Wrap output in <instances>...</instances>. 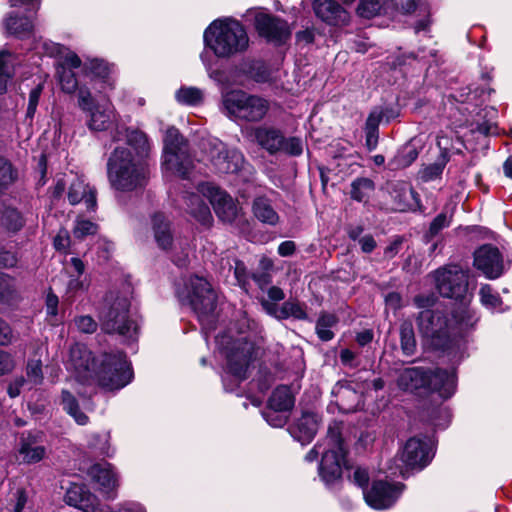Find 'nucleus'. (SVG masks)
<instances>
[{
  "label": "nucleus",
  "instance_id": "1",
  "mask_svg": "<svg viewBox=\"0 0 512 512\" xmlns=\"http://www.w3.org/2000/svg\"><path fill=\"white\" fill-rule=\"evenodd\" d=\"M66 368L79 381L94 379L107 391L120 390L133 378L131 363L123 352L104 353L96 359L87 346L79 343L71 346Z\"/></svg>",
  "mask_w": 512,
  "mask_h": 512
},
{
  "label": "nucleus",
  "instance_id": "2",
  "mask_svg": "<svg viewBox=\"0 0 512 512\" xmlns=\"http://www.w3.org/2000/svg\"><path fill=\"white\" fill-rule=\"evenodd\" d=\"M202 196L209 200L222 221L232 222L237 217L238 206L235 200L213 183L202 182L195 187V191L185 190L182 194L186 212L201 225L210 226L213 220L210 208Z\"/></svg>",
  "mask_w": 512,
  "mask_h": 512
},
{
  "label": "nucleus",
  "instance_id": "3",
  "mask_svg": "<svg viewBox=\"0 0 512 512\" xmlns=\"http://www.w3.org/2000/svg\"><path fill=\"white\" fill-rule=\"evenodd\" d=\"M98 317L105 333L118 334L125 341L138 339V317L131 311V289L128 285L122 291H111L105 296Z\"/></svg>",
  "mask_w": 512,
  "mask_h": 512
},
{
  "label": "nucleus",
  "instance_id": "4",
  "mask_svg": "<svg viewBox=\"0 0 512 512\" xmlns=\"http://www.w3.org/2000/svg\"><path fill=\"white\" fill-rule=\"evenodd\" d=\"M107 177L113 190L134 192L145 188L149 170L145 161L134 156L129 147L118 146L108 158Z\"/></svg>",
  "mask_w": 512,
  "mask_h": 512
},
{
  "label": "nucleus",
  "instance_id": "5",
  "mask_svg": "<svg viewBox=\"0 0 512 512\" xmlns=\"http://www.w3.org/2000/svg\"><path fill=\"white\" fill-rule=\"evenodd\" d=\"M204 43L217 57L229 58L244 52L249 38L243 25L231 18L214 20L204 31Z\"/></svg>",
  "mask_w": 512,
  "mask_h": 512
},
{
  "label": "nucleus",
  "instance_id": "6",
  "mask_svg": "<svg viewBox=\"0 0 512 512\" xmlns=\"http://www.w3.org/2000/svg\"><path fill=\"white\" fill-rule=\"evenodd\" d=\"M322 454L319 464V476L326 486H331L341 479L342 467L345 465L346 449L338 425L328 428L323 442L317 443L305 456L306 461L313 462Z\"/></svg>",
  "mask_w": 512,
  "mask_h": 512
},
{
  "label": "nucleus",
  "instance_id": "7",
  "mask_svg": "<svg viewBox=\"0 0 512 512\" xmlns=\"http://www.w3.org/2000/svg\"><path fill=\"white\" fill-rule=\"evenodd\" d=\"M397 385L400 389L410 392L427 388L437 392L441 398L448 399L456 391L457 379L454 369L431 371L421 367H411L399 374Z\"/></svg>",
  "mask_w": 512,
  "mask_h": 512
},
{
  "label": "nucleus",
  "instance_id": "8",
  "mask_svg": "<svg viewBox=\"0 0 512 512\" xmlns=\"http://www.w3.org/2000/svg\"><path fill=\"white\" fill-rule=\"evenodd\" d=\"M178 295L197 314L207 340L208 330L214 329L217 299L211 284L203 277L190 276L185 280L183 288L178 290Z\"/></svg>",
  "mask_w": 512,
  "mask_h": 512
},
{
  "label": "nucleus",
  "instance_id": "9",
  "mask_svg": "<svg viewBox=\"0 0 512 512\" xmlns=\"http://www.w3.org/2000/svg\"><path fill=\"white\" fill-rule=\"evenodd\" d=\"M199 148L216 173L240 174L244 181H249L254 173L253 167L245 161L241 151L229 148L216 137H203Z\"/></svg>",
  "mask_w": 512,
  "mask_h": 512
},
{
  "label": "nucleus",
  "instance_id": "10",
  "mask_svg": "<svg viewBox=\"0 0 512 512\" xmlns=\"http://www.w3.org/2000/svg\"><path fill=\"white\" fill-rule=\"evenodd\" d=\"M216 345L226 358L227 376L223 378L224 387L232 391L233 388L228 386V377L233 378L235 385L246 379L254 350L253 344L242 337L233 339L232 336L224 333L216 336Z\"/></svg>",
  "mask_w": 512,
  "mask_h": 512
},
{
  "label": "nucleus",
  "instance_id": "11",
  "mask_svg": "<svg viewBox=\"0 0 512 512\" xmlns=\"http://www.w3.org/2000/svg\"><path fill=\"white\" fill-rule=\"evenodd\" d=\"M222 112L231 120L260 122L270 109L269 101L241 89L222 92Z\"/></svg>",
  "mask_w": 512,
  "mask_h": 512
},
{
  "label": "nucleus",
  "instance_id": "12",
  "mask_svg": "<svg viewBox=\"0 0 512 512\" xmlns=\"http://www.w3.org/2000/svg\"><path fill=\"white\" fill-rule=\"evenodd\" d=\"M418 330L426 344L435 350H447L453 341L456 320L440 309H425L417 318Z\"/></svg>",
  "mask_w": 512,
  "mask_h": 512
},
{
  "label": "nucleus",
  "instance_id": "13",
  "mask_svg": "<svg viewBox=\"0 0 512 512\" xmlns=\"http://www.w3.org/2000/svg\"><path fill=\"white\" fill-rule=\"evenodd\" d=\"M162 167L165 171L183 179L188 178L193 167L187 144L178 129L174 127L167 129L164 137Z\"/></svg>",
  "mask_w": 512,
  "mask_h": 512
},
{
  "label": "nucleus",
  "instance_id": "14",
  "mask_svg": "<svg viewBox=\"0 0 512 512\" xmlns=\"http://www.w3.org/2000/svg\"><path fill=\"white\" fill-rule=\"evenodd\" d=\"M152 230L157 246L169 251L172 261L177 266H186L190 251L189 243L185 239L173 238L170 222L164 214L156 213L152 216Z\"/></svg>",
  "mask_w": 512,
  "mask_h": 512
},
{
  "label": "nucleus",
  "instance_id": "15",
  "mask_svg": "<svg viewBox=\"0 0 512 512\" xmlns=\"http://www.w3.org/2000/svg\"><path fill=\"white\" fill-rule=\"evenodd\" d=\"M11 7L24 8L25 14L18 11L10 12L3 19V26L7 34L19 39L33 36L34 18L40 8L41 0H9Z\"/></svg>",
  "mask_w": 512,
  "mask_h": 512
},
{
  "label": "nucleus",
  "instance_id": "16",
  "mask_svg": "<svg viewBox=\"0 0 512 512\" xmlns=\"http://www.w3.org/2000/svg\"><path fill=\"white\" fill-rule=\"evenodd\" d=\"M439 294L446 298L463 299L468 291V272L459 265H446L433 272Z\"/></svg>",
  "mask_w": 512,
  "mask_h": 512
},
{
  "label": "nucleus",
  "instance_id": "17",
  "mask_svg": "<svg viewBox=\"0 0 512 512\" xmlns=\"http://www.w3.org/2000/svg\"><path fill=\"white\" fill-rule=\"evenodd\" d=\"M403 489V484L378 480L372 483L370 489L364 490L363 496L371 508L384 510L395 504Z\"/></svg>",
  "mask_w": 512,
  "mask_h": 512
},
{
  "label": "nucleus",
  "instance_id": "18",
  "mask_svg": "<svg viewBox=\"0 0 512 512\" xmlns=\"http://www.w3.org/2000/svg\"><path fill=\"white\" fill-rule=\"evenodd\" d=\"M434 456L432 441L429 437L410 438L402 451L401 460L407 468L426 467Z\"/></svg>",
  "mask_w": 512,
  "mask_h": 512
},
{
  "label": "nucleus",
  "instance_id": "19",
  "mask_svg": "<svg viewBox=\"0 0 512 512\" xmlns=\"http://www.w3.org/2000/svg\"><path fill=\"white\" fill-rule=\"evenodd\" d=\"M18 459L25 464H35L46 457L44 435L40 431L23 432L19 437Z\"/></svg>",
  "mask_w": 512,
  "mask_h": 512
},
{
  "label": "nucleus",
  "instance_id": "20",
  "mask_svg": "<svg viewBox=\"0 0 512 512\" xmlns=\"http://www.w3.org/2000/svg\"><path fill=\"white\" fill-rule=\"evenodd\" d=\"M255 28L261 37L276 44L284 43L291 33L286 21L262 12L255 16Z\"/></svg>",
  "mask_w": 512,
  "mask_h": 512
},
{
  "label": "nucleus",
  "instance_id": "21",
  "mask_svg": "<svg viewBox=\"0 0 512 512\" xmlns=\"http://www.w3.org/2000/svg\"><path fill=\"white\" fill-rule=\"evenodd\" d=\"M474 266L488 279H497L503 273V258L497 247L483 245L474 253Z\"/></svg>",
  "mask_w": 512,
  "mask_h": 512
},
{
  "label": "nucleus",
  "instance_id": "22",
  "mask_svg": "<svg viewBox=\"0 0 512 512\" xmlns=\"http://www.w3.org/2000/svg\"><path fill=\"white\" fill-rule=\"evenodd\" d=\"M89 475L98 484L99 491L106 499L113 500L116 498L119 479L112 464L108 462L96 463L90 467Z\"/></svg>",
  "mask_w": 512,
  "mask_h": 512
},
{
  "label": "nucleus",
  "instance_id": "23",
  "mask_svg": "<svg viewBox=\"0 0 512 512\" xmlns=\"http://www.w3.org/2000/svg\"><path fill=\"white\" fill-rule=\"evenodd\" d=\"M315 16L330 26H344L349 23V13L335 0H314Z\"/></svg>",
  "mask_w": 512,
  "mask_h": 512
},
{
  "label": "nucleus",
  "instance_id": "24",
  "mask_svg": "<svg viewBox=\"0 0 512 512\" xmlns=\"http://www.w3.org/2000/svg\"><path fill=\"white\" fill-rule=\"evenodd\" d=\"M65 502L84 512H99L102 508L98 498L83 484H72L66 491Z\"/></svg>",
  "mask_w": 512,
  "mask_h": 512
},
{
  "label": "nucleus",
  "instance_id": "25",
  "mask_svg": "<svg viewBox=\"0 0 512 512\" xmlns=\"http://www.w3.org/2000/svg\"><path fill=\"white\" fill-rule=\"evenodd\" d=\"M85 113L87 115L86 125L92 132H100L109 129L116 118L114 107L108 102L98 104Z\"/></svg>",
  "mask_w": 512,
  "mask_h": 512
},
{
  "label": "nucleus",
  "instance_id": "26",
  "mask_svg": "<svg viewBox=\"0 0 512 512\" xmlns=\"http://www.w3.org/2000/svg\"><path fill=\"white\" fill-rule=\"evenodd\" d=\"M319 419L315 413L305 412L290 427L291 436L300 442L306 444L312 441L317 433Z\"/></svg>",
  "mask_w": 512,
  "mask_h": 512
},
{
  "label": "nucleus",
  "instance_id": "27",
  "mask_svg": "<svg viewBox=\"0 0 512 512\" xmlns=\"http://www.w3.org/2000/svg\"><path fill=\"white\" fill-rule=\"evenodd\" d=\"M113 67L101 59H88L83 64L84 73L92 79H98L102 82L100 92H106L114 88L115 79L113 78Z\"/></svg>",
  "mask_w": 512,
  "mask_h": 512
},
{
  "label": "nucleus",
  "instance_id": "28",
  "mask_svg": "<svg viewBox=\"0 0 512 512\" xmlns=\"http://www.w3.org/2000/svg\"><path fill=\"white\" fill-rule=\"evenodd\" d=\"M339 410L349 413L356 410L360 394L347 381H338L331 391Z\"/></svg>",
  "mask_w": 512,
  "mask_h": 512
},
{
  "label": "nucleus",
  "instance_id": "29",
  "mask_svg": "<svg viewBox=\"0 0 512 512\" xmlns=\"http://www.w3.org/2000/svg\"><path fill=\"white\" fill-rule=\"evenodd\" d=\"M68 201L76 205L83 201L87 210H94L96 207V190L90 187L82 178H74L68 189Z\"/></svg>",
  "mask_w": 512,
  "mask_h": 512
},
{
  "label": "nucleus",
  "instance_id": "30",
  "mask_svg": "<svg viewBox=\"0 0 512 512\" xmlns=\"http://www.w3.org/2000/svg\"><path fill=\"white\" fill-rule=\"evenodd\" d=\"M253 135L258 145L269 154L280 152L284 135L279 129L259 126L253 130Z\"/></svg>",
  "mask_w": 512,
  "mask_h": 512
},
{
  "label": "nucleus",
  "instance_id": "31",
  "mask_svg": "<svg viewBox=\"0 0 512 512\" xmlns=\"http://www.w3.org/2000/svg\"><path fill=\"white\" fill-rule=\"evenodd\" d=\"M252 212L255 218L263 224L276 226L280 222V216L266 196H258L253 200Z\"/></svg>",
  "mask_w": 512,
  "mask_h": 512
},
{
  "label": "nucleus",
  "instance_id": "32",
  "mask_svg": "<svg viewBox=\"0 0 512 512\" xmlns=\"http://www.w3.org/2000/svg\"><path fill=\"white\" fill-rule=\"evenodd\" d=\"M34 356L30 358L26 366V376L28 385H40L43 382L42 361L41 356L46 351V346L40 341L32 343Z\"/></svg>",
  "mask_w": 512,
  "mask_h": 512
},
{
  "label": "nucleus",
  "instance_id": "33",
  "mask_svg": "<svg viewBox=\"0 0 512 512\" xmlns=\"http://www.w3.org/2000/svg\"><path fill=\"white\" fill-rule=\"evenodd\" d=\"M43 48L50 56L59 57L61 59L62 63L60 67L76 69L83 66L79 56L63 45L53 42H44Z\"/></svg>",
  "mask_w": 512,
  "mask_h": 512
},
{
  "label": "nucleus",
  "instance_id": "34",
  "mask_svg": "<svg viewBox=\"0 0 512 512\" xmlns=\"http://www.w3.org/2000/svg\"><path fill=\"white\" fill-rule=\"evenodd\" d=\"M383 110L379 107L373 108L365 123V145L368 151H373L378 145L379 125L383 119Z\"/></svg>",
  "mask_w": 512,
  "mask_h": 512
},
{
  "label": "nucleus",
  "instance_id": "35",
  "mask_svg": "<svg viewBox=\"0 0 512 512\" xmlns=\"http://www.w3.org/2000/svg\"><path fill=\"white\" fill-rule=\"evenodd\" d=\"M391 195L395 200L396 207L399 210H404L411 207V200L418 204L417 193L406 183L397 182L391 186Z\"/></svg>",
  "mask_w": 512,
  "mask_h": 512
},
{
  "label": "nucleus",
  "instance_id": "36",
  "mask_svg": "<svg viewBox=\"0 0 512 512\" xmlns=\"http://www.w3.org/2000/svg\"><path fill=\"white\" fill-rule=\"evenodd\" d=\"M294 396L290 387H277L269 398V408L276 411H289L294 406Z\"/></svg>",
  "mask_w": 512,
  "mask_h": 512
},
{
  "label": "nucleus",
  "instance_id": "37",
  "mask_svg": "<svg viewBox=\"0 0 512 512\" xmlns=\"http://www.w3.org/2000/svg\"><path fill=\"white\" fill-rule=\"evenodd\" d=\"M400 345L404 355L412 356L416 352L417 342L411 320H404L400 324Z\"/></svg>",
  "mask_w": 512,
  "mask_h": 512
},
{
  "label": "nucleus",
  "instance_id": "38",
  "mask_svg": "<svg viewBox=\"0 0 512 512\" xmlns=\"http://www.w3.org/2000/svg\"><path fill=\"white\" fill-rule=\"evenodd\" d=\"M61 404L63 409L75 420L77 424L86 425L88 423V416L80 410L77 399L68 390L62 391Z\"/></svg>",
  "mask_w": 512,
  "mask_h": 512
},
{
  "label": "nucleus",
  "instance_id": "39",
  "mask_svg": "<svg viewBox=\"0 0 512 512\" xmlns=\"http://www.w3.org/2000/svg\"><path fill=\"white\" fill-rule=\"evenodd\" d=\"M15 59L14 55L7 51H0V94L7 89V84L13 76Z\"/></svg>",
  "mask_w": 512,
  "mask_h": 512
},
{
  "label": "nucleus",
  "instance_id": "40",
  "mask_svg": "<svg viewBox=\"0 0 512 512\" xmlns=\"http://www.w3.org/2000/svg\"><path fill=\"white\" fill-rule=\"evenodd\" d=\"M22 213L13 207H7L2 213L1 224L9 232L16 233L25 225Z\"/></svg>",
  "mask_w": 512,
  "mask_h": 512
},
{
  "label": "nucleus",
  "instance_id": "41",
  "mask_svg": "<svg viewBox=\"0 0 512 512\" xmlns=\"http://www.w3.org/2000/svg\"><path fill=\"white\" fill-rule=\"evenodd\" d=\"M127 145L133 147L136 152L134 156H139L143 159V156L147 154L149 150V142L147 136L138 130H127L126 131Z\"/></svg>",
  "mask_w": 512,
  "mask_h": 512
},
{
  "label": "nucleus",
  "instance_id": "42",
  "mask_svg": "<svg viewBox=\"0 0 512 512\" xmlns=\"http://www.w3.org/2000/svg\"><path fill=\"white\" fill-rule=\"evenodd\" d=\"M338 322L334 314L322 313L316 323V333L322 341H330L334 337L331 330Z\"/></svg>",
  "mask_w": 512,
  "mask_h": 512
},
{
  "label": "nucleus",
  "instance_id": "43",
  "mask_svg": "<svg viewBox=\"0 0 512 512\" xmlns=\"http://www.w3.org/2000/svg\"><path fill=\"white\" fill-rule=\"evenodd\" d=\"M70 265L73 271L70 273V280L67 283V292L76 293L84 288L80 276L83 274L85 266L81 259L73 257L70 260Z\"/></svg>",
  "mask_w": 512,
  "mask_h": 512
},
{
  "label": "nucleus",
  "instance_id": "44",
  "mask_svg": "<svg viewBox=\"0 0 512 512\" xmlns=\"http://www.w3.org/2000/svg\"><path fill=\"white\" fill-rule=\"evenodd\" d=\"M382 9H388L386 0H360L357 13L362 18L371 19L378 15Z\"/></svg>",
  "mask_w": 512,
  "mask_h": 512
},
{
  "label": "nucleus",
  "instance_id": "45",
  "mask_svg": "<svg viewBox=\"0 0 512 512\" xmlns=\"http://www.w3.org/2000/svg\"><path fill=\"white\" fill-rule=\"evenodd\" d=\"M293 317L298 320H307L308 315L305 311V305L297 301H286L280 308L279 319Z\"/></svg>",
  "mask_w": 512,
  "mask_h": 512
},
{
  "label": "nucleus",
  "instance_id": "46",
  "mask_svg": "<svg viewBox=\"0 0 512 512\" xmlns=\"http://www.w3.org/2000/svg\"><path fill=\"white\" fill-rule=\"evenodd\" d=\"M176 100L185 105H197L203 100V93L196 87H181L175 94Z\"/></svg>",
  "mask_w": 512,
  "mask_h": 512
},
{
  "label": "nucleus",
  "instance_id": "47",
  "mask_svg": "<svg viewBox=\"0 0 512 512\" xmlns=\"http://www.w3.org/2000/svg\"><path fill=\"white\" fill-rule=\"evenodd\" d=\"M374 190V183L368 178H358L352 182L351 197L363 201Z\"/></svg>",
  "mask_w": 512,
  "mask_h": 512
},
{
  "label": "nucleus",
  "instance_id": "48",
  "mask_svg": "<svg viewBox=\"0 0 512 512\" xmlns=\"http://www.w3.org/2000/svg\"><path fill=\"white\" fill-rule=\"evenodd\" d=\"M17 178V172L4 158H0V194Z\"/></svg>",
  "mask_w": 512,
  "mask_h": 512
},
{
  "label": "nucleus",
  "instance_id": "49",
  "mask_svg": "<svg viewBox=\"0 0 512 512\" xmlns=\"http://www.w3.org/2000/svg\"><path fill=\"white\" fill-rule=\"evenodd\" d=\"M58 75L61 88L64 92L73 93L77 89L78 81L72 69L59 67Z\"/></svg>",
  "mask_w": 512,
  "mask_h": 512
},
{
  "label": "nucleus",
  "instance_id": "50",
  "mask_svg": "<svg viewBox=\"0 0 512 512\" xmlns=\"http://www.w3.org/2000/svg\"><path fill=\"white\" fill-rule=\"evenodd\" d=\"M451 222V217L446 213H440L437 215L430 224L429 230L425 235L426 241H430L434 238L442 229L448 227Z\"/></svg>",
  "mask_w": 512,
  "mask_h": 512
},
{
  "label": "nucleus",
  "instance_id": "51",
  "mask_svg": "<svg viewBox=\"0 0 512 512\" xmlns=\"http://www.w3.org/2000/svg\"><path fill=\"white\" fill-rule=\"evenodd\" d=\"M99 512H147L145 506L137 501H123L117 505L116 509L110 506H105Z\"/></svg>",
  "mask_w": 512,
  "mask_h": 512
},
{
  "label": "nucleus",
  "instance_id": "52",
  "mask_svg": "<svg viewBox=\"0 0 512 512\" xmlns=\"http://www.w3.org/2000/svg\"><path fill=\"white\" fill-rule=\"evenodd\" d=\"M418 0H386L387 8L403 15L413 13L417 8Z\"/></svg>",
  "mask_w": 512,
  "mask_h": 512
},
{
  "label": "nucleus",
  "instance_id": "53",
  "mask_svg": "<svg viewBox=\"0 0 512 512\" xmlns=\"http://www.w3.org/2000/svg\"><path fill=\"white\" fill-rule=\"evenodd\" d=\"M445 164L443 162H435L429 164L420 170V178L423 182L434 181L443 173Z\"/></svg>",
  "mask_w": 512,
  "mask_h": 512
},
{
  "label": "nucleus",
  "instance_id": "54",
  "mask_svg": "<svg viewBox=\"0 0 512 512\" xmlns=\"http://www.w3.org/2000/svg\"><path fill=\"white\" fill-rule=\"evenodd\" d=\"M98 230L97 224L91 222L90 220L85 219H77L73 234L76 238H84L88 235H94Z\"/></svg>",
  "mask_w": 512,
  "mask_h": 512
},
{
  "label": "nucleus",
  "instance_id": "55",
  "mask_svg": "<svg viewBox=\"0 0 512 512\" xmlns=\"http://www.w3.org/2000/svg\"><path fill=\"white\" fill-rule=\"evenodd\" d=\"M200 57L207 69L210 78L216 81L223 88H226L231 85L224 71L212 69L211 62L205 53H202Z\"/></svg>",
  "mask_w": 512,
  "mask_h": 512
},
{
  "label": "nucleus",
  "instance_id": "56",
  "mask_svg": "<svg viewBox=\"0 0 512 512\" xmlns=\"http://www.w3.org/2000/svg\"><path fill=\"white\" fill-rule=\"evenodd\" d=\"M480 299L484 306L489 308H497L501 304V299L497 294H493L490 285L485 284L480 288Z\"/></svg>",
  "mask_w": 512,
  "mask_h": 512
},
{
  "label": "nucleus",
  "instance_id": "57",
  "mask_svg": "<svg viewBox=\"0 0 512 512\" xmlns=\"http://www.w3.org/2000/svg\"><path fill=\"white\" fill-rule=\"evenodd\" d=\"M280 152H284L291 156H299L303 152V144L300 138L283 136V143Z\"/></svg>",
  "mask_w": 512,
  "mask_h": 512
},
{
  "label": "nucleus",
  "instance_id": "58",
  "mask_svg": "<svg viewBox=\"0 0 512 512\" xmlns=\"http://www.w3.org/2000/svg\"><path fill=\"white\" fill-rule=\"evenodd\" d=\"M42 91H43V84L40 83L36 87H34L29 93L26 118L30 119L31 121L35 115L36 110H37V106L39 104V100H40Z\"/></svg>",
  "mask_w": 512,
  "mask_h": 512
},
{
  "label": "nucleus",
  "instance_id": "59",
  "mask_svg": "<svg viewBox=\"0 0 512 512\" xmlns=\"http://www.w3.org/2000/svg\"><path fill=\"white\" fill-rule=\"evenodd\" d=\"M77 329L86 334H92L97 330V322L89 315H81L74 318Z\"/></svg>",
  "mask_w": 512,
  "mask_h": 512
},
{
  "label": "nucleus",
  "instance_id": "60",
  "mask_svg": "<svg viewBox=\"0 0 512 512\" xmlns=\"http://www.w3.org/2000/svg\"><path fill=\"white\" fill-rule=\"evenodd\" d=\"M78 106L85 113L96 107L94 97L88 88L81 87L78 90Z\"/></svg>",
  "mask_w": 512,
  "mask_h": 512
},
{
  "label": "nucleus",
  "instance_id": "61",
  "mask_svg": "<svg viewBox=\"0 0 512 512\" xmlns=\"http://www.w3.org/2000/svg\"><path fill=\"white\" fill-rule=\"evenodd\" d=\"M15 292L14 278L0 272V299L7 300Z\"/></svg>",
  "mask_w": 512,
  "mask_h": 512
},
{
  "label": "nucleus",
  "instance_id": "62",
  "mask_svg": "<svg viewBox=\"0 0 512 512\" xmlns=\"http://www.w3.org/2000/svg\"><path fill=\"white\" fill-rule=\"evenodd\" d=\"M109 434H94L89 442V445L99 450V452L106 456H111L110 446H109Z\"/></svg>",
  "mask_w": 512,
  "mask_h": 512
},
{
  "label": "nucleus",
  "instance_id": "63",
  "mask_svg": "<svg viewBox=\"0 0 512 512\" xmlns=\"http://www.w3.org/2000/svg\"><path fill=\"white\" fill-rule=\"evenodd\" d=\"M350 478H351V481L355 485L360 487L363 491L368 490L367 485H368L370 477H369V473H368L367 469L362 468V467H357L354 470L353 474L350 476Z\"/></svg>",
  "mask_w": 512,
  "mask_h": 512
},
{
  "label": "nucleus",
  "instance_id": "64",
  "mask_svg": "<svg viewBox=\"0 0 512 512\" xmlns=\"http://www.w3.org/2000/svg\"><path fill=\"white\" fill-rule=\"evenodd\" d=\"M234 276L238 285L246 289V285L248 283V272L243 262L235 261Z\"/></svg>",
  "mask_w": 512,
  "mask_h": 512
}]
</instances>
